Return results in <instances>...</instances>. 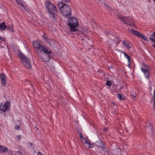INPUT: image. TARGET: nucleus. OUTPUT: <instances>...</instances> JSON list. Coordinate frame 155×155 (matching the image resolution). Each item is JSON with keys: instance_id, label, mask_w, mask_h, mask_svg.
I'll use <instances>...</instances> for the list:
<instances>
[{"instance_id": "9d476101", "label": "nucleus", "mask_w": 155, "mask_h": 155, "mask_svg": "<svg viewBox=\"0 0 155 155\" xmlns=\"http://www.w3.org/2000/svg\"><path fill=\"white\" fill-rule=\"evenodd\" d=\"M81 140L82 142L84 143L89 148H92L93 147V145L91 144L90 140L83 136L81 137Z\"/></svg>"}, {"instance_id": "9b49d317", "label": "nucleus", "mask_w": 155, "mask_h": 155, "mask_svg": "<svg viewBox=\"0 0 155 155\" xmlns=\"http://www.w3.org/2000/svg\"><path fill=\"white\" fill-rule=\"evenodd\" d=\"M0 78L2 85L4 87L6 85L5 76L4 74H0Z\"/></svg>"}, {"instance_id": "f3484780", "label": "nucleus", "mask_w": 155, "mask_h": 155, "mask_svg": "<svg viewBox=\"0 0 155 155\" xmlns=\"http://www.w3.org/2000/svg\"><path fill=\"white\" fill-rule=\"evenodd\" d=\"M19 5L21 6V8H23L24 10H27L26 7L23 5L22 1L21 0H15Z\"/></svg>"}, {"instance_id": "a18cd8bd", "label": "nucleus", "mask_w": 155, "mask_h": 155, "mask_svg": "<svg viewBox=\"0 0 155 155\" xmlns=\"http://www.w3.org/2000/svg\"><path fill=\"white\" fill-rule=\"evenodd\" d=\"M133 97H136V96H133Z\"/></svg>"}, {"instance_id": "7c9ffc66", "label": "nucleus", "mask_w": 155, "mask_h": 155, "mask_svg": "<svg viewBox=\"0 0 155 155\" xmlns=\"http://www.w3.org/2000/svg\"><path fill=\"white\" fill-rule=\"evenodd\" d=\"M150 39L152 41L155 43V38H150Z\"/></svg>"}, {"instance_id": "1a4fd4ad", "label": "nucleus", "mask_w": 155, "mask_h": 155, "mask_svg": "<svg viewBox=\"0 0 155 155\" xmlns=\"http://www.w3.org/2000/svg\"><path fill=\"white\" fill-rule=\"evenodd\" d=\"M10 102L7 101L5 103H2L0 104V110L4 111H6L10 108Z\"/></svg>"}, {"instance_id": "7ed1b4c3", "label": "nucleus", "mask_w": 155, "mask_h": 155, "mask_svg": "<svg viewBox=\"0 0 155 155\" xmlns=\"http://www.w3.org/2000/svg\"><path fill=\"white\" fill-rule=\"evenodd\" d=\"M68 24L72 31H77V28L78 25L79 23L77 19L74 17H72L68 19Z\"/></svg>"}, {"instance_id": "79ce46f5", "label": "nucleus", "mask_w": 155, "mask_h": 155, "mask_svg": "<svg viewBox=\"0 0 155 155\" xmlns=\"http://www.w3.org/2000/svg\"><path fill=\"white\" fill-rule=\"evenodd\" d=\"M153 46L155 48V45H153Z\"/></svg>"}, {"instance_id": "aec40b11", "label": "nucleus", "mask_w": 155, "mask_h": 155, "mask_svg": "<svg viewBox=\"0 0 155 155\" xmlns=\"http://www.w3.org/2000/svg\"><path fill=\"white\" fill-rule=\"evenodd\" d=\"M43 37L44 38L45 40L47 42H48L49 41H51V39H49L47 37L46 35H45V33H44V35H43Z\"/></svg>"}, {"instance_id": "cd10ccee", "label": "nucleus", "mask_w": 155, "mask_h": 155, "mask_svg": "<svg viewBox=\"0 0 155 155\" xmlns=\"http://www.w3.org/2000/svg\"><path fill=\"white\" fill-rule=\"evenodd\" d=\"M63 2L68 3L70 2V0H61Z\"/></svg>"}, {"instance_id": "f704fd0d", "label": "nucleus", "mask_w": 155, "mask_h": 155, "mask_svg": "<svg viewBox=\"0 0 155 155\" xmlns=\"http://www.w3.org/2000/svg\"><path fill=\"white\" fill-rule=\"evenodd\" d=\"M153 99L154 100L155 99V90L154 91V95H153Z\"/></svg>"}, {"instance_id": "dca6fc26", "label": "nucleus", "mask_w": 155, "mask_h": 155, "mask_svg": "<svg viewBox=\"0 0 155 155\" xmlns=\"http://www.w3.org/2000/svg\"><path fill=\"white\" fill-rule=\"evenodd\" d=\"M8 151V148L5 146H0V152L4 153Z\"/></svg>"}, {"instance_id": "ea45409f", "label": "nucleus", "mask_w": 155, "mask_h": 155, "mask_svg": "<svg viewBox=\"0 0 155 155\" xmlns=\"http://www.w3.org/2000/svg\"><path fill=\"white\" fill-rule=\"evenodd\" d=\"M153 35H152V36H154L155 37V31L154 32H153Z\"/></svg>"}, {"instance_id": "412c9836", "label": "nucleus", "mask_w": 155, "mask_h": 155, "mask_svg": "<svg viewBox=\"0 0 155 155\" xmlns=\"http://www.w3.org/2000/svg\"><path fill=\"white\" fill-rule=\"evenodd\" d=\"M143 68H144V69H147L148 70H149L150 67L149 66L145 64L144 63H143Z\"/></svg>"}, {"instance_id": "39448f33", "label": "nucleus", "mask_w": 155, "mask_h": 155, "mask_svg": "<svg viewBox=\"0 0 155 155\" xmlns=\"http://www.w3.org/2000/svg\"><path fill=\"white\" fill-rule=\"evenodd\" d=\"M60 12L62 15L65 17H67L71 14V9L68 5H65L62 9H61Z\"/></svg>"}, {"instance_id": "0eeeda50", "label": "nucleus", "mask_w": 155, "mask_h": 155, "mask_svg": "<svg viewBox=\"0 0 155 155\" xmlns=\"http://www.w3.org/2000/svg\"><path fill=\"white\" fill-rule=\"evenodd\" d=\"M128 31L130 33L134 34L138 38H141L145 41H148L147 38L145 36L138 31L134 30L132 29L131 30L128 29Z\"/></svg>"}, {"instance_id": "20e7f679", "label": "nucleus", "mask_w": 155, "mask_h": 155, "mask_svg": "<svg viewBox=\"0 0 155 155\" xmlns=\"http://www.w3.org/2000/svg\"><path fill=\"white\" fill-rule=\"evenodd\" d=\"M121 21L123 22L124 24L127 27L135 26L134 21L130 16L124 17L121 16Z\"/></svg>"}, {"instance_id": "ddd939ff", "label": "nucleus", "mask_w": 155, "mask_h": 155, "mask_svg": "<svg viewBox=\"0 0 155 155\" xmlns=\"http://www.w3.org/2000/svg\"><path fill=\"white\" fill-rule=\"evenodd\" d=\"M123 44L127 48L129 49L132 47L131 44L128 41L124 40L122 42Z\"/></svg>"}, {"instance_id": "37998d69", "label": "nucleus", "mask_w": 155, "mask_h": 155, "mask_svg": "<svg viewBox=\"0 0 155 155\" xmlns=\"http://www.w3.org/2000/svg\"><path fill=\"white\" fill-rule=\"evenodd\" d=\"M148 129H149V130H150V131H151L150 130V129H149V128H148Z\"/></svg>"}, {"instance_id": "e433bc0d", "label": "nucleus", "mask_w": 155, "mask_h": 155, "mask_svg": "<svg viewBox=\"0 0 155 155\" xmlns=\"http://www.w3.org/2000/svg\"><path fill=\"white\" fill-rule=\"evenodd\" d=\"M17 153H18V154L19 155L21 154V152H20V151H17Z\"/></svg>"}, {"instance_id": "4be33fe9", "label": "nucleus", "mask_w": 155, "mask_h": 155, "mask_svg": "<svg viewBox=\"0 0 155 155\" xmlns=\"http://www.w3.org/2000/svg\"><path fill=\"white\" fill-rule=\"evenodd\" d=\"M122 53L124 55V57L125 58H127V59L128 61H129L130 60V57L127 55V54L125 52H123Z\"/></svg>"}, {"instance_id": "a19ab883", "label": "nucleus", "mask_w": 155, "mask_h": 155, "mask_svg": "<svg viewBox=\"0 0 155 155\" xmlns=\"http://www.w3.org/2000/svg\"><path fill=\"white\" fill-rule=\"evenodd\" d=\"M83 136L81 134H80V138H81V137Z\"/></svg>"}, {"instance_id": "a878e982", "label": "nucleus", "mask_w": 155, "mask_h": 155, "mask_svg": "<svg viewBox=\"0 0 155 155\" xmlns=\"http://www.w3.org/2000/svg\"><path fill=\"white\" fill-rule=\"evenodd\" d=\"M106 84L107 86H110L111 85V82L109 81H107Z\"/></svg>"}, {"instance_id": "2f4dec72", "label": "nucleus", "mask_w": 155, "mask_h": 155, "mask_svg": "<svg viewBox=\"0 0 155 155\" xmlns=\"http://www.w3.org/2000/svg\"><path fill=\"white\" fill-rule=\"evenodd\" d=\"M149 127L150 128V130L151 131L153 132V128H152L153 127H152V125L151 124H150Z\"/></svg>"}, {"instance_id": "c85d7f7f", "label": "nucleus", "mask_w": 155, "mask_h": 155, "mask_svg": "<svg viewBox=\"0 0 155 155\" xmlns=\"http://www.w3.org/2000/svg\"><path fill=\"white\" fill-rule=\"evenodd\" d=\"M15 129L16 130H19L21 129V127L20 126H18L15 127Z\"/></svg>"}, {"instance_id": "2eb2a0df", "label": "nucleus", "mask_w": 155, "mask_h": 155, "mask_svg": "<svg viewBox=\"0 0 155 155\" xmlns=\"http://www.w3.org/2000/svg\"><path fill=\"white\" fill-rule=\"evenodd\" d=\"M65 5L66 4H64L62 1L59 2H58V6L59 9L60 11H61V9H62Z\"/></svg>"}, {"instance_id": "09e8293b", "label": "nucleus", "mask_w": 155, "mask_h": 155, "mask_svg": "<svg viewBox=\"0 0 155 155\" xmlns=\"http://www.w3.org/2000/svg\"><path fill=\"white\" fill-rule=\"evenodd\" d=\"M18 137H21V136H18Z\"/></svg>"}, {"instance_id": "423d86ee", "label": "nucleus", "mask_w": 155, "mask_h": 155, "mask_svg": "<svg viewBox=\"0 0 155 155\" xmlns=\"http://www.w3.org/2000/svg\"><path fill=\"white\" fill-rule=\"evenodd\" d=\"M19 55L22 64L26 68H30L31 67V64L29 59H28L22 54H20Z\"/></svg>"}, {"instance_id": "f257e3e1", "label": "nucleus", "mask_w": 155, "mask_h": 155, "mask_svg": "<svg viewBox=\"0 0 155 155\" xmlns=\"http://www.w3.org/2000/svg\"><path fill=\"white\" fill-rule=\"evenodd\" d=\"M51 51L48 48L45 47L37 53L38 56L41 60L43 62L48 61L51 58L50 54Z\"/></svg>"}, {"instance_id": "6ab92c4d", "label": "nucleus", "mask_w": 155, "mask_h": 155, "mask_svg": "<svg viewBox=\"0 0 155 155\" xmlns=\"http://www.w3.org/2000/svg\"><path fill=\"white\" fill-rule=\"evenodd\" d=\"M117 97L120 100H124L125 98V96L123 95H122L120 94H118L117 95Z\"/></svg>"}, {"instance_id": "4c0bfd02", "label": "nucleus", "mask_w": 155, "mask_h": 155, "mask_svg": "<svg viewBox=\"0 0 155 155\" xmlns=\"http://www.w3.org/2000/svg\"><path fill=\"white\" fill-rule=\"evenodd\" d=\"M128 65L129 66H130V60L129 61H128Z\"/></svg>"}, {"instance_id": "f8f14e48", "label": "nucleus", "mask_w": 155, "mask_h": 155, "mask_svg": "<svg viewBox=\"0 0 155 155\" xmlns=\"http://www.w3.org/2000/svg\"><path fill=\"white\" fill-rule=\"evenodd\" d=\"M142 71L144 73L146 78L148 79L149 78L150 76L149 70L147 69H144V68L142 67L141 68Z\"/></svg>"}, {"instance_id": "393cba45", "label": "nucleus", "mask_w": 155, "mask_h": 155, "mask_svg": "<svg viewBox=\"0 0 155 155\" xmlns=\"http://www.w3.org/2000/svg\"><path fill=\"white\" fill-rule=\"evenodd\" d=\"M99 144H102V146H99L98 147H100L101 148V149H102L103 150L104 148V145H102L103 144V143L102 142L100 141L99 142Z\"/></svg>"}, {"instance_id": "c03bdc74", "label": "nucleus", "mask_w": 155, "mask_h": 155, "mask_svg": "<svg viewBox=\"0 0 155 155\" xmlns=\"http://www.w3.org/2000/svg\"><path fill=\"white\" fill-rule=\"evenodd\" d=\"M148 129H149V130H150V131H151L150 130V129H149V128H148Z\"/></svg>"}, {"instance_id": "c9c22d12", "label": "nucleus", "mask_w": 155, "mask_h": 155, "mask_svg": "<svg viewBox=\"0 0 155 155\" xmlns=\"http://www.w3.org/2000/svg\"><path fill=\"white\" fill-rule=\"evenodd\" d=\"M37 155H43L41 152H39L37 153Z\"/></svg>"}, {"instance_id": "c756f323", "label": "nucleus", "mask_w": 155, "mask_h": 155, "mask_svg": "<svg viewBox=\"0 0 155 155\" xmlns=\"http://www.w3.org/2000/svg\"><path fill=\"white\" fill-rule=\"evenodd\" d=\"M28 145L29 146H31V147H32V148H33V146H33V144L31 143H28Z\"/></svg>"}, {"instance_id": "58836bf2", "label": "nucleus", "mask_w": 155, "mask_h": 155, "mask_svg": "<svg viewBox=\"0 0 155 155\" xmlns=\"http://www.w3.org/2000/svg\"><path fill=\"white\" fill-rule=\"evenodd\" d=\"M103 130H104V132H106V131H107V129L106 128H104Z\"/></svg>"}, {"instance_id": "4468645a", "label": "nucleus", "mask_w": 155, "mask_h": 155, "mask_svg": "<svg viewBox=\"0 0 155 155\" xmlns=\"http://www.w3.org/2000/svg\"><path fill=\"white\" fill-rule=\"evenodd\" d=\"M7 26L5 22H2L0 23V30L1 31H4L7 28Z\"/></svg>"}, {"instance_id": "a211bd4d", "label": "nucleus", "mask_w": 155, "mask_h": 155, "mask_svg": "<svg viewBox=\"0 0 155 155\" xmlns=\"http://www.w3.org/2000/svg\"><path fill=\"white\" fill-rule=\"evenodd\" d=\"M114 154L115 155H119L121 153L120 150L119 148H117L114 150Z\"/></svg>"}, {"instance_id": "6e6552de", "label": "nucleus", "mask_w": 155, "mask_h": 155, "mask_svg": "<svg viewBox=\"0 0 155 155\" xmlns=\"http://www.w3.org/2000/svg\"><path fill=\"white\" fill-rule=\"evenodd\" d=\"M32 45L33 47L35 48L37 54L38 53V51L40 52L46 47L40 44L39 42L38 41L33 42L32 43Z\"/></svg>"}, {"instance_id": "de8ad7c7", "label": "nucleus", "mask_w": 155, "mask_h": 155, "mask_svg": "<svg viewBox=\"0 0 155 155\" xmlns=\"http://www.w3.org/2000/svg\"><path fill=\"white\" fill-rule=\"evenodd\" d=\"M94 24L95 25H96V23H94Z\"/></svg>"}, {"instance_id": "f03ea898", "label": "nucleus", "mask_w": 155, "mask_h": 155, "mask_svg": "<svg viewBox=\"0 0 155 155\" xmlns=\"http://www.w3.org/2000/svg\"><path fill=\"white\" fill-rule=\"evenodd\" d=\"M45 5L50 13V16L51 15L53 18L54 17V15L57 12V10L56 6L51 3L49 1L46 0Z\"/></svg>"}, {"instance_id": "b1692460", "label": "nucleus", "mask_w": 155, "mask_h": 155, "mask_svg": "<svg viewBox=\"0 0 155 155\" xmlns=\"http://www.w3.org/2000/svg\"><path fill=\"white\" fill-rule=\"evenodd\" d=\"M83 31L84 32L88 33L90 31L87 28H84L83 29Z\"/></svg>"}, {"instance_id": "5701e85b", "label": "nucleus", "mask_w": 155, "mask_h": 155, "mask_svg": "<svg viewBox=\"0 0 155 155\" xmlns=\"http://www.w3.org/2000/svg\"><path fill=\"white\" fill-rule=\"evenodd\" d=\"M8 29L11 32H14L13 29V26L12 25H9L8 27Z\"/></svg>"}, {"instance_id": "bb28decb", "label": "nucleus", "mask_w": 155, "mask_h": 155, "mask_svg": "<svg viewBox=\"0 0 155 155\" xmlns=\"http://www.w3.org/2000/svg\"><path fill=\"white\" fill-rule=\"evenodd\" d=\"M54 41H55L54 40H51V41H49L48 43H49V44H50L51 45H52Z\"/></svg>"}, {"instance_id": "473e14b6", "label": "nucleus", "mask_w": 155, "mask_h": 155, "mask_svg": "<svg viewBox=\"0 0 155 155\" xmlns=\"http://www.w3.org/2000/svg\"><path fill=\"white\" fill-rule=\"evenodd\" d=\"M153 100V109L154 110H155V99Z\"/></svg>"}, {"instance_id": "49530a36", "label": "nucleus", "mask_w": 155, "mask_h": 155, "mask_svg": "<svg viewBox=\"0 0 155 155\" xmlns=\"http://www.w3.org/2000/svg\"><path fill=\"white\" fill-rule=\"evenodd\" d=\"M153 1L154 2H155V0H153Z\"/></svg>"}, {"instance_id": "72a5a7b5", "label": "nucleus", "mask_w": 155, "mask_h": 155, "mask_svg": "<svg viewBox=\"0 0 155 155\" xmlns=\"http://www.w3.org/2000/svg\"><path fill=\"white\" fill-rule=\"evenodd\" d=\"M0 40L5 41V39L4 38L0 36Z\"/></svg>"}]
</instances>
